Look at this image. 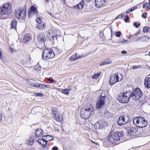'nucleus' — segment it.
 Returning <instances> with one entry per match:
<instances>
[{
    "instance_id": "f257e3e1",
    "label": "nucleus",
    "mask_w": 150,
    "mask_h": 150,
    "mask_svg": "<svg viewBox=\"0 0 150 150\" xmlns=\"http://www.w3.org/2000/svg\"><path fill=\"white\" fill-rule=\"evenodd\" d=\"M123 136L124 132H115L112 131V130L108 134V137L110 141L112 142V143L114 145H117L119 143L124 142L125 141V139Z\"/></svg>"
},
{
    "instance_id": "f03ea898",
    "label": "nucleus",
    "mask_w": 150,
    "mask_h": 150,
    "mask_svg": "<svg viewBox=\"0 0 150 150\" xmlns=\"http://www.w3.org/2000/svg\"><path fill=\"white\" fill-rule=\"evenodd\" d=\"M93 110V106L91 104L87 105L81 110V117L85 120L87 119L92 114Z\"/></svg>"
},
{
    "instance_id": "7ed1b4c3",
    "label": "nucleus",
    "mask_w": 150,
    "mask_h": 150,
    "mask_svg": "<svg viewBox=\"0 0 150 150\" xmlns=\"http://www.w3.org/2000/svg\"><path fill=\"white\" fill-rule=\"evenodd\" d=\"M133 122L134 125L140 128L145 127L148 125L147 121L144 118L141 117H134Z\"/></svg>"
},
{
    "instance_id": "20e7f679",
    "label": "nucleus",
    "mask_w": 150,
    "mask_h": 150,
    "mask_svg": "<svg viewBox=\"0 0 150 150\" xmlns=\"http://www.w3.org/2000/svg\"><path fill=\"white\" fill-rule=\"evenodd\" d=\"M12 6L10 2L4 4L0 7V14L2 15H9L12 10Z\"/></svg>"
},
{
    "instance_id": "39448f33",
    "label": "nucleus",
    "mask_w": 150,
    "mask_h": 150,
    "mask_svg": "<svg viewBox=\"0 0 150 150\" xmlns=\"http://www.w3.org/2000/svg\"><path fill=\"white\" fill-rule=\"evenodd\" d=\"M55 56V54L53 50L51 48H47L44 49L42 54V59L46 60L52 59Z\"/></svg>"
},
{
    "instance_id": "423d86ee",
    "label": "nucleus",
    "mask_w": 150,
    "mask_h": 150,
    "mask_svg": "<svg viewBox=\"0 0 150 150\" xmlns=\"http://www.w3.org/2000/svg\"><path fill=\"white\" fill-rule=\"evenodd\" d=\"M129 97H132L133 99L134 100H137L143 96V93L142 91L138 87L134 89L132 92L130 91Z\"/></svg>"
},
{
    "instance_id": "0eeeda50",
    "label": "nucleus",
    "mask_w": 150,
    "mask_h": 150,
    "mask_svg": "<svg viewBox=\"0 0 150 150\" xmlns=\"http://www.w3.org/2000/svg\"><path fill=\"white\" fill-rule=\"evenodd\" d=\"M27 12L25 9L21 7L15 10V15L18 19H23L25 18L26 16Z\"/></svg>"
},
{
    "instance_id": "6e6552de",
    "label": "nucleus",
    "mask_w": 150,
    "mask_h": 150,
    "mask_svg": "<svg viewBox=\"0 0 150 150\" xmlns=\"http://www.w3.org/2000/svg\"><path fill=\"white\" fill-rule=\"evenodd\" d=\"M129 93L128 95H125L121 93L119 94L117 97V99L119 102L122 103H127L129 100Z\"/></svg>"
},
{
    "instance_id": "1a4fd4ad",
    "label": "nucleus",
    "mask_w": 150,
    "mask_h": 150,
    "mask_svg": "<svg viewBox=\"0 0 150 150\" xmlns=\"http://www.w3.org/2000/svg\"><path fill=\"white\" fill-rule=\"evenodd\" d=\"M105 96H102L101 94L98 97L97 102L96 103V108L100 109L105 103Z\"/></svg>"
},
{
    "instance_id": "9d476101",
    "label": "nucleus",
    "mask_w": 150,
    "mask_h": 150,
    "mask_svg": "<svg viewBox=\"0 0 150 150\" xmlns=\"http://www.w3.org/2000/svg\"><path fill=\"white\" fill-rule=\"evenodd\" d=\"M128 131L127 136H129L131 138L137 137L138 132L137 128L131 127L129 128Z\"/></svg>"
},
{
    "instance_id": "9b49d317",
    "label": "nucleus",
    "mask_w": 150,
    "mask_h": 150,
    "mask_svg": "<svg viewBox=\"0 0 150 150\" xmlns=\"http://www.w3.org/2000/svg\"><path fill=\"white\" fill-rule=\"evenodd\" d=\"M35 21L37 22L36 25V27L39 30H42L44 29L45 23L42 21L41 18H38L36 19Z\"/></svg>"
},
{
    "instance_id": "f8f14e48",
    "label": "nucleus",
    "mask_w": 150,
    "mask_h": 150,
    "mask_svg": "<svg viewBox=\"0 0 150 150\" xmlns=\"http://www.w3.org/2000/svg\"><path fill=\"white\" fill-rule=\"evenodd\" d=\"M125 117L124 115L120 116L117 121V124L119 126H122L127 124L130 121L128 119L127 122H125Z\"/></svg>"
},
{
    "instance_id": "ddd939ff",
    "label": "nucleus",
    "mask_w": 150,
    "mask_h": 150,
    "mask_svg": "<svg viewBox=\"0 0 150 150\" xmlns=\"http://www.w3.org/2000/svg\"><path fill=\"white\" fill-rule=\"evenodd\" d=\"M37 8L34 6H31L28 12V16L29 18L31 17V15H36L38 13Z\"/></svg>"
},
{
    "instance_id": "4468645a",
    "label": "nucleus",
    "mask_w": 150,
    "mask_h": 150,
    "mask_svg": "<svg viewBox=\"0 0 150 150\" xmlns=\"http://www.w3.org/2000/svg\"><path fill=\"white\" fill-rule=\"evenodd\" d=\"M108 0H95V5L97 8H99L104 5Z\"/></svg>"
},
{
    "instance_id": "2eb2a0df",
    "label": "nucleus",
    "mask_w": 150,
    "mask_h": 150,
    "mask_svg": "<svg viewBox=\"0 0 150 150\" xmlns=\"http://www.w3.org/2000/svg\"><path fill=\"white\" fill-rule=\"evenodd\" d=\"M38 41L40 42H44L46 41V38L45 35L42 34H39L37 37Z\"/></svg>"
},
{
    "instance_id": "dca6fc26",
    "label": "nucleus",
    "mask_w": 150,
    "mask_h": 150,
    "mask_svg": "<svg viewBox=\"0 0 150 150\" xmlns=\"http://www.w3.org/2000/svg\"><path fill=\"white\" fill-rule=\"evenodd\" d=\"M84 0H81V1L78 4L74 5L73 7L76 9L78 10L82 9L84 7Z\"/></svg>"
},
{
    "instance_id": "f3484780",
    "label": "nucleus",
    "mask_w": 150,
    "mask_h": 150,
    "mask_svg": "<svg viewBox=\"0 0 150 150\" xmlns=\"http://www.w3.org/2000/svg\"><path fill=\"white\" fill-rule=\"evenodd\" d=\"M144 84L147 88H150V77H146L144 79Z\"/></svg>"
},
{
    "instance_id": "a211bd4d",
    "label": "nucleus",
    "mask_w": 150,
    "mask_h": 150,
    "mask_svg": "<svg viewBox=\"0 0 150 150\" xmlns=\"http://www.w3.org/2000/svg\"><path fill=\"white\" fill-rule=\"evenodd\" d=\"M43 132L42 130L40 128H37L36 129L35 133L36 137L39 138L42 136Z\"/></svg>"
},
{
    "instance_id": "6ab92c4d",
    "label": "nucleus",
    "mask_w": 150,
    "mask_h": 150,
    "mask_svg": "<svg viewBox=\"0 0 150 150\" xmlns=\"http://www.w3.org/2000/svg\"><path fill=\"white\" fill-rule=\"evenodd\" d=\"M112 142L110 141L109 139V137H108V138L106 140H105L103 143V146L105 147H108V146H112Z\"/></svg>"
},
{
    "instance_id": "aec40b11",
    "label": "nucleus",
    "mask_w": 150,
    "mask_h": 150,
    "mask_svg": "<svg viewBox=\"0 0 150 150\" xmlns=\"http://www.w3.org/2000/svg\"><path fill=\"white\" fill-rule=\"evenodd\" d=\"M21 62L24 66L27 67L29 65L30 63L29 58H25L21 61Z\"/></svg>"
},
{
    "instance_id": "412c9836",
    "label": "nucleus",
    "mask_w": 150,
    "mask_h": 150,
    "mask_svg": "<svg viewBox=\"0 0 150 150\" xmlns=\"http://www.w3.org/2000/svg\"><path fill=\"white\" fill-rule=\"evenodd\" d=\"M98 121L100 124V126L101 127V129L105 128L108 126L106 122L103 120H99Z\"/></svg>"
},
{
    "instance_id": "4be33fe9",
    "label": "nucleus",
    "mask_w": 150,
    "mask_h": 150,
    "mask_svg": "<svg viewBox=\"0 0 150 150\" xmlns=\"http://www.w3.org/2000/svg\"><path fill=\"white\" fill-rule=\"evenodd\" d=\"M32 39V37L30 36L29 34H27L24 36L23 38V41L25 43H27L30 40Z\"/></svg>"
},
{
    "instance_id": "5701e85b",
    "label": "nucleus",
    "mask_w": 150,
    "mask_h": 150,
    "mask_svg": "<svg viewBox=\"0 0 150 150\" xmlns=\"http://www.w3.org/2000/svg\"><path fill=\"white\" fill-rule=\"evenodd\" d=\"M115 79V76L111 75L110 77V79L109 81V83L110 85H112L116 82Z\"/></svg>"
},
{
    "instance_id": "b1692460",
    "label": "nucleus",
    "mask_w": 150,
    "mask_h": 150,
    "mask_svg": "<svg viewBox=\"0 0 150 150\" xmlns=\"http://www.w3.org/2000/svg\"><path fill=\"white\" fill-rule=\"evenodd\" d=\"M112 114L109 112V111L106 110L104 113L103 115L104 117L107 119L110 118L112 116Z\"/></svg>"
},
{
    "instance_id": "393cba45",
    "label": "nucleus",
    "mask_w": 150,
    "mask_h": 150,
    "mask_svg": "<svg viewBox=\"0 0 150 150\" xmlns=\"http://www.w3.org/2000/svg\"><path fill=\"white\" fill-rule=\"evenodd\" d=\"M71 91V88H67L62 89V93L66 95H69V91Z\"/></svg>"
},
{
    "instance_id": "a878e982",
    "label": "nucleus",
    "mask_w": 150,
    "mask_h": 150,
    "mask_svg": "<svg viewBox=\"0 0 150 150\" xmlns=\"http://www.w3.org/2000/svg\"><path fill=\"white\" fill-rule=\"evenodd\" d=\"M17 22L15 20H12L11 22V28L15 29L16 28Z\"/></svg>"
},
{
    "instance_id": "bb28decb",
    "label": "nucleus",
    "mask_w": 150,
    "mask_h": 150,
    "mask_svg": "<svg viewBox=\"0 0 150 150\" xmlns=\"http://www.w3.org/2000/svg\"><path fill=\"white\" fill-rule=\"evenodd\" d=\"M94 128L96 130L101 129V127L100 126V124L98 121L94 124Z\"/></svg>"
},
{
    "instance_id": "cd10ccee",
    "label": "nucleus",
    "mask_w": 150,
    "mask_h": 150,
    "mask_svg": "<svg viewBox=\"0 0 150 150\" xmlns=\"http://www.w3.org/2000/svg\"><path fill=\"white\" fill-rule=\"evenodd\" d=\"M76 54H74L73 55L70 57L69 58V59L72 61H74L78 59H81L80 57V58L79 57V58H76Z\"/></svg>"
},
{
    "instance_id": "c85d7f7f",
    "label": "nucleus",
    "mask_w": 150,
    "mask_h": 150,
    "mask_svg": "<svg viewBox=\"0 0 150 150\" xmlns=\"http://www.w3.org/2000/svg\"><path fill=\"white\" fill-rule=\"evenodd\" d=\"M53 117L56 121H60V116L58 113L54 115Z\"/></svg>"
},
{
    "instance_id": "c756f323",
    "label": "nucleus",
    "mask_w": 150,
    "mask_h": 150,
    "mask_svg": "<svg viewBox=\"0 0 150 150\" xmlns=\"http://www.w3.org/2000/svg\"><path fill=\"white\" fill-rule=\"evenodd\" d=\"M46 138L49 141L53 140L54 139V137L52 136L49 135H46Z\"/></svg>"
},
{
    "instance_id": "7c9ffc66",
    "label": "nucleus",
    "mask_w": 150,
    "mask_h": 150,
    "mask_svg": "<svg viewBox=\"0 0 150 150\" xmlns=\"http://www.w3.org/2000/svg\"><path fill=\"white\" fill-rule=\"evenodd\" d=\"M142 42H147L149 39V37L147 36H144L142 37Z\"/></svg>"
},
{
    "instance_id": "2f4dec72",
    "label": "nucleus",
    "mask_w": 150,
    "mask_h": 150,
    "mask_svg": "<svg viewBox=\"0 0 150 150\" xmlns=\"http://www.w3.org/2000/svg\"><path fill=\"white\" fill-rule=\"evenodd\" d=\"M150 30V28L148 26H144L143 29V31L144 33H148Z\"/></svg>"
},
{
    "instance_id": "473e14b6",
    "label": "nucleus",
    "mask_w": 150,
    "mask_h": 150,
    "mask_svg": "<svg viewBox=\"0 0 150 150\" xmlns=\"http://www.w3.org/2000/svg\"><path fill=\"white\" fill-rule=\"evenodd\" d=\"M40 88H49L50 87L49 85L41 83Z\"/></svg>"
},
{
    "instance_id": "72a5a7b5",
    "label": "nucleus",
    "mask_w": 150,
    "mask_h": 150,
    "mask_svg": "<svg viewBox=\"0 0 150 150\" xmlns=\"http://www.w3.org/2000/svg\"><path fill=\"white\" fill-rule=\"evenodd\" d=\"M41 139H39L38 140V143L40 144L42 146H43V147H47V143L48 142H45V144H42V143H41Z\"/></svg>"
},
{
    "instance_id": "f704fd0d",
    "label": "nucleus",
    "mask_w": 150,
    "mask_h": 150,
    "mask_svg": "<svg viewBox=\"0 0 150 150\" xmlns=\"http://www.w3.org/2000/svg\"><path fill=\"white\" fill-rule=\"evenodd\" d=\"M34 80L31 79L30 80L28 81V83L29 85H30L32 86L33 87V86L34 85L35 83L34 82Z\"/></svg>"
},
{
    "instance_id": "c9c22d12",
    "label": "nucleus",
    "mask_w": 150,
    "mask_h": 150,
    "mask_svg": "<svg viewBox=\"0 0 150 150\" xmlns=\"http://www.w3.org/2000/svg\"><path fill=\"white\" fill-rule=\"evenodd\" d=\"M100 73H97L95 74L92 76V78L94 79H97L100 76Z\"/></svg>"
},
{
    "instance_id": "e433bc0d",
    "label": "nucleus",
    "mask_w": 150,
    "mask_h": 150,
    "mask_svg": "<svg viewBox=\"0 0 150 150\" xmlns=\"http://www.w3.org/2000/svg\"><path fill=\"white\" fill-rule=\"evenodd\" d=\"M34 96L36 97H42L44 96V94L42 93H34Z\"/></svg>"
},
{
    "instance_id": "4c0bfd02",
    "label": "nucleus",
    "mask_w": 150,
    "mask_h": 150,
    "mask_svg": "<svg viewBox=\"0 0 150 150\" xmlns=\"http://www.w3.org/2000/svg\"><path fill=\"white\" fill-rule=\"evenodd\" d=\"M34 69L35 70L39 71L41 70V67L39 65H37L35 66Z\"/></svg>"
},
{
    "instance_id": "58836bf2",
    "label": "nucleus",
    "mask_w": 150,
    "mask_h": 150,
    "mask_svg": "<svg viewBox=\"0 0 150 150\" xmlns=\"http://www.w3.org/2000/svg\"><path fill=\"white\" fill-rule=\"evenodd\" d=\"M133 25L136 28H138L139 26L140 25V24L138 22H135L134 23Z\"/></svg>"
},
{
    "instance_id": "ea45409f",
    "label": "nucleus",
    "mask_w": 150,
    "mask_h": 150,
    "mask_svg": "<svg viewBox=\"0 0 150 150\" xmlns=\"http://www.w3.org/2000/svg\"><path fill=\"white\" fill-rule=\"evenodd\" d=\"M115 76V80L116 81V82L119 81V77L118 76V74H114L113 75Z\"/></svg>"
},
{
    "instance_id": "a19ab883",
    "label": "nucleus",
    "mask_w": 150,
    "mask_h": 150,
    "mask_svg": "<svg viewBox=\"0 0 150 150\" xmlns=\"http://www.w3.org/2000/svg\"><path fill=\"white\" fill-rule=\"evenodd\" d=\"M41 83H35L34 85L33 86V87H36L37 88H40Z\"/></svg>"
},
{
    "instance_id": "79ce46f5",
    "label": "nucleus",
    "mask_w": 150,
    "mask_h": 150,
    "mask_svg": "<svg viewBox=\"0 0 150 150\" xmlns=\"http://www.w3.org/2000/svg\"><path fill=\"white\" fill-rule=\"evenodd\" d=\"M99 35L100 38L102 39L105 40V37L103 36V33H102V31H101L100 32Z\"/></svg>"
},
{
    "instance_id": "37998d69",
    "label": "nucleus",
    "mask_w": 150,
    "mask_h": 150,
    "mask_svg": "<svg viewBox=\"0 0 150 150\" xmlns=\"http://www.w3.org/2000/svg\"><path fill=\"white\" fill-rule=\"evenodd\" d=\"M121 34V32L120 31H118L116 32L115 33V36L118 38L120 37Z\"/></svg>"
},
{
    "instance_id": "c03bdc74",
    "label": "nucleus",
    "mask_w": 150,
    "mask_h": 150,
    "mask_svg": "<svg viewBox=\"0 0 150 150\" xmlns=\"http://www.w3.org/2000/svg\"><path fill=\"white\" fill-rule=\"evenodd\" d=\"M136 35H131V40L132 42H134L135 41H136Z\"/></svg>"
},
{
    "instance_id": "a18cd8bd",
    "label": "nucleus",
    "mask_w": 150,
    "mask_h": 150,
    "mask_svg": "<svg viewBox=\"0 0 150 150\" xmlns=\"http://www.w3.org/2000/svg\"><path fill=\"white\" fill-rule=\"evenodd\" d=\"M47 80L52 83H53L55 81L53 79L50 78H48L47 79Z\"/></svg>"
},
{
    "instance_id": "49530a36",
    "label": "nucleus",
    "mask_w": 150,
    "mask_h": 150,
    "mask_svg": "<svg viewBox=\"0 0 150 150\" xmlns=\"http://www.w3.org/2000/svg\"><path fill=\"white\" fill-rule=\"evenodd\" d=\"M129 19V16L128 15H126L125 16V21L126 23H127L128 22V21Z\"/></svg>"
},
{
    "instance_id": "de8ad7c7",
    "label": "nucleus",
    "mask_w": 150,
    "mask_h": 150,
    "mask_svg": "<svg viewBox=\"0 0 150 150\" xmlns=\"http://www.w3.org/2000/svg\"><path fill=\"white\" fill-rule=\"evenodd\" d=\"M124 16V14L122 13L118 15L116 18L115 19L120 18H122Z\"/></svg>"
},
{
    "instance_id": "09e8293b",
    "label": "nucleus",
    "mask_w": 150,
    "mask_h": 150,
    "mask_svg": "<svg viewBox=\"0 0 150 150\" xmlns=\"http://www.w3.org/2000/svg\"><path fill=\"white\" fill-rule=\"evenodd\" d=\"M129 93H130V91H123V92L122 93V94H124L125 95H127V94Z\"/></svg>"
},
{
    "instance_id": "8fccbe9b",
    "label": "nucleus",
    "mask_w": 150,
    "mask_h": 150,
    "mask_svg": "<svg viewBox=\"0 0 150 150\" xmlns=\"http://www.w3.org/2000/svg\"><path fill=\"white\" fill-rule=\"evenodd\" d=\"M106 61V63L107 64H110L112 63V61L110 59H107L105 60Z\"/></svg>"
},
{
    "instance_id": "3c124183",
    "label": "nucleus",
    "mask_w": 150,
    "mask_h": 150,
    "mask_svg": "<svg viewBox=\"0 0 150 150\" xmlns=\"http://www.w3.org/2000/svg\"><path fill=\"white\" fill-rule=\"evenodd\" d=\"M147 13H142V17L144 19H146L147 17Z\"/></svg>"
},
{
    "instance_id": "603ef678",
    "label": "nucleus",
    "mask_w": 150,
    "mask_h": 150,
    "mask_svg": "<svg viewBox=\"0 0 150 150\" xmlns=\"http://www.w3.org/2000/svg\"><path fill=\"white\" fill-rule=\"evenodd\" d=\"M141 66V65H134L132 67V68L134 69H135L138 68L140 67Z\"/></svg>"
},
{
    "instance_id": "864d4df0",
    "label": "nucleus",
    "mask_w": 150,
    "mask_h": 150,
    "mask_svg": "<svg viewBox=\"0 0 150 150\" xmlns=\"http://www.w3.org/2000/svg\"><path fill=\"white\" fill-rule=\"evenodd\" d=\"M106 64H107L106 63V61L105 60V61H104L103 62H101L99 64V66H101L102 65H106Z\"/></svg>"
},
{
    "instance_id": "5fc2aeb1",
    "label": "nucleus",
    "mask_w": 150,
    "mask_h": 150,
    "mask_svg": "<svg viewBox=\"0 0 150 150\" xmlns=\"http://www.w3.org/2000/svg\"><path fill=\"white\" fill-rule=\"evenodd\" d=\"M46 135L43 136L42 138V139H41V141L42 140V141H43V142H48V141H47L45 139V138H46Z\"/></svg>"
},
{
    "instance_id": "6e6d98bb",
    "label": "nucleus",
    "mask_w": 150,
    "mask_h": 150,
    "mask_svg": "<svg viewBox=\"0 0 150 150\" xmlns=\"http://www.w3.org/2000/svg\"><path fill=\"white\" fill-rule=\"evenodd\" d=\"M54 37L57 38V36H53L50 37L51 38L50 39V40L51 41L53 42V41L54 42Z\"/></svg>"
},
{
    "instance_id": "4d7b16f0",
    "label": "nucleus",
    "mask_w": 150,
    "mask_h": 150,
    "mask_svg": "<svg viewBox=\"0 0 150 150\" xmlns=\"http://www.w3.org/2000/svg\"><path fill=\"white\" fill-rule=\"evenodd\" d=\"M142 37H138L136 39V41H141L142 42Z\"/></svg>"
},
{
    "instance_id": "13d9d810",
    "label": "nucleus",
    "mask_w": 150,
    "mask_h": 150,
    "mask_svg": "<svg viewBox=\"0 0 150 150\" xmlns=\"http://www.w3.org/2000/svg\"><path fill=\"white\" fill-rule=\"evenodd\" d=\"M132 11V9H131V8L130 9H129L128 10L126 11V13L128 14Z\"/></svg>"
},
{
    "instance_id": "bf43d9fd",
    "label": "nucleus",
    "mask_w": 150,
    "mask_h": 150,
    "mask_svg": "<svg viewBox=\"0 0 150 150\" xmlns=\"http://www.w3.org/2000/svg\"><path fill=\"white\" fill-rule=\"evenodd\" d=\"M148 3L147 2L144 3L143 5L142 8H144L146 7V6L147 5Z\"/></svg>"
},
{
    "instance_id": "052dcab7",
    "label": "nucleus",
    "mask_w": 150,
    "mask_h": 150,
    "mask_svg": "<svg viewBox=\"0 0 150 150\" xmlns=\"http://www.w3.org/2000/svg\"><path fill=\"white\" fill-rule=\"evenodd\" d=\"M52 112H53V114L54 115H55L56 114L58 113V112L57 111H56L55 110H52Z\"/></svg>"
},
{
    "instance_id": "680f3d73",
    "label": "nucleus",
    "mask_w": 150,
    "mask_h": 150,
    "mask_svg": "<svg viewBox=\"0 0 150 150\" xmlns=\"http://www.w3.org/2000/svg\"><path fill=\"white\" fill-rule=\"evenodd\" d=\"M117 43H123V39H120L117 40Z\"/></svg>"
},
{
    "instance_id": "e2e57ef3",
    "label": "nucleus",
    "mask_w": 150,
    "mask_h": 150,
    "mask_svg": "<svg viewBox=\"0 0 150 150\" xmlns=\"http://www.w3.org/2000/svg\"><path fill=\"white\" fill-rule=\"evenodd\" d=\"M58 147L57 146H54L52 148V150H58Z\"/></svg>"
},
{
    "instance_id": "0e129e2a",
    "label": "nucleus",
    "mask_w": 150,
    "mask_h": 150,
    "mask_svg": "<svg viewBox=\"0 0 150 150\" xmlns=\"http://www.w3.org/2000/svg\"><path fill=\"white\" fill-rule=\"evenodd\" d=\"M121 53L122 54H126L127 53V52L126 51L123 50L121 52Z\"/></svg>"
},
{
    "instance_id": "69168bd1",
    "label": "nucleus",
    "mask_w": 150,
    "mask_h": 150,
    "mask_svg": "<svg viewBox=\"0 0 150 150\" xmlns=\"http://www.w3.org/2000/svg\"><path fill=\"white\" fill-rule=\"evenodd\" d=\"M75 54H76V58H79V57L80 58V57L81 58L82 57V56L79 54H77V53H75Z\"/></svg>"
},
{
    "instance_id": "338daca9",
    "label": "nucleus",
    "mask_w": 150,
    "mask_h": 150,
    "mask_svg": "<svg viewBox=\"0 0 150 150\" xmlns=\"http://www.w3.org/2000/svg\"><path fill=\"white\" fill-rule=\"evenodd\" d=\"M137 6H134L132 8H131V9H132V11L134 10H135L137 9Z\"/></svg>"
},
{
    "instance_id": "774afa93",
    "label": "nucleus",
    "mask_w": 150,
    "mask_h": 150,
    "mask_svg": "<svg viewBox=\"0 0 150 150\" xmlns=\"http://www.w3.org/2000/svg\"><path fill=\"white\" fill-rule=\"evenodd\" d=\"M34 142V140L33 139H32V140H31L29 142V144H32Z\"/></svg>"
}]
</instances>
